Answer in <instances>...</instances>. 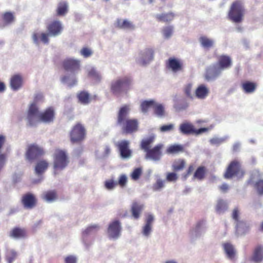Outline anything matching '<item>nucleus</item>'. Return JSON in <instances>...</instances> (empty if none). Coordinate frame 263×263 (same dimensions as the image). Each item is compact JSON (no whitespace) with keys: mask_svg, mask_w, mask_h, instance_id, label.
Returning a JSON list of instances; mask_svg holds the SVG:
<instances>
[{"mask_svg":"<svg viewBox=\"0 0 263 263\" xmlns=\"http://www.w3.org/2000/svg\"><path fill=\"white\" fill-rule=\"evenodd\" d=\"M54 110L53 107H49L44 111L39 113L37 106L34 103H32L28 110L27 118V126H33L36 125L37 121L48 123L52 122L54 118Z\"/></svg>","mask_w":263,"mask_h":263,"instance_id":"nucleus-1","label":"nucleus"},{"mask_svg":"<svg viewBox=\"0 0 263 263\" xmlns=\"http://www.w3.org/2000/svg\"><path fill=\"white\" fill-rule=\"evenodd\" d=\"M129 111V106L124 105L120 108L117 115V123L122 125V131L125 134L135 132L138 128V121L137 119L127 118Z\"/></svg>","mask_w":263,"mask_h":263,"instance_id":"nucleus-2","label":"nucleus"},{"mask_svg":"<svg viewBox=\"0 0 263 263\" xmlns=\"http://www.w3.org/2000/svg\"><path fill=\"white\" fill-rule=\"evenodd\" d=\"M132 85V79L130 77H119L111 82L110 91L114 95L119 97L122 94H126L131 89Z\"/></svg>","mask_w":263,"mask_h":263,"instance_id":"nucleus-3","label":"nucleus"},{"mask_svg":"<svg viewBox=\"0 0 263 263\" xmlns=\"http://www.w3.org/2000/svg\"><path fill=\"white\" fill-rule=\"evenodd\" d=\"M69 163V158L65 150L57 148L53 154V174L57 175L65 169Z\"/></svg>","mask_w":263,"mask_h":263,"instance_id":"nucleus-4","label":"nucleus"},{"mask_svg":"<svg viewBox=\"0 0 263 263\" xmlns=\"http://www.w3.org/2000/svg\"><path fill=\"white\" fill-rule=\"evenodd\" d=\"M245 175V171L242 168L239 161L236 160L232 161L228 165L223 174V177L226 179H230L234 177L242 179Z\"/></svg>","mask_w":263,"mask_h":263,"instance_id":"nucleus-5","label":"nucleus"},{"mask_svg":"<svg viewBox=\"0 0 263 263\" xmlns=\"http://www.w3.org/2000/svg\"><path fill=\"white\" fill-rule=\"evenodd\" d=\"M245 10L241 1L234 2L228 13L229 19L234 23H239L242 21Z\"/></svg>","mask_w":263,"mask_h":263,"instance_id":"nucleus-6","label":"nucleus"},{"mask_svg":"<svg viewBox=\"0 0 263 263\" xmlns=\"http://www.w3.org/2000/svg\"><path fill=\"white\" fill-rule=\"evenodd\" d=\"M86 129L80 123L74 125L69 133L70 140L72 144L80 143L85 138Z\"/></svg>","mask_w":263,"mask_h":263,"instance_id":"nucleus-7","label":"nucleus"},{"mask_svg":"<svg viewBox=\"0 0 263 263\" xmlns=\"http://www.w3.org/2000/svg\"><path fill=\"white\" fill-rule=\"evenodd\" d=\"M62 66L66 71L75 74L81 69V61L73 58H67L62 61Z\"/></svg>","mask_w":263,"mask_h":263,"instance_id":"nucleus-8","label":"nucleus"},{"mask_svg":"<svg viewBox=\"0 0 263 263\" xmlns=\"http://www.w3.org/2000/svg\"><path fill=\"white\" fill-rule=\"evenodd\" d=\"M44 154V151L43 148L33 144L28 146L26 153V157L28 160L31 161Z\"/></svg>","mask_w":263,"mask_h":263,"instance_id":"nucleus-9","label":"nucleus"},{"mask_svg":"<svg viewBox=\"0 0 263 263\" xmlns=\"http://www.w3.org/2000/svg\"><path fill=\"white\" fill-rule=\"evenodd\" d=\"M163 147L162 144H158L146 152L145 158L155 161H159L162 155V149Z\"/></svg>","mask_w":263,"mask_h":263,"instance_id":"nucleus-10","label":"nucleus"},{"mask_svg":"<svg viewBox=\"0 0 263 263\" xmlns=\"http://www.w3.org/2000/svg\"><path fill=\"white\" fill-rule=\"evenodd\" d=\"M21 203L25 209H32L36 205L37 200L34 194L27 193L22 196Z\"/></svg>","mask_w":263,"mask_h":263,"instance_id":"nucleus-11","label":"nucleus"},{"mask_svg":"<svg viewBox=\"0 0 263 263\" xmlns=\"http://www.w3.org/2000/svg\"><path fill=\"white\" fill-rule=\"evenodd\" d=\"M129 142L127 140H122L119 142L116 146L120 152L122 158L127 159L131 157L132 152L129 148Z\"/></svg>","mask_w":263,"mask_h":263,"instance_id":"nucleus-12","label":"nucleus"},{"mask_svg":"<svg viewBox=\"0 0 263 263\" xmlns=\"http://www.w3.org/2000/svg\"><path fill=\"white\" fill-rule=\"evenodd\" d=\"M179 130L180 132L184 135H190L193 134L198 135L206 132L208 129L206 128H201L196 130L194 128L192 124L189 123H184L180 125Z\"/></svg>","mask_w":263,"mask_h":263,"instance_id":"nucleus-13","label":"nucleus"},{"mask_svg":"<svg viewBox=\"0 0 263 263\" xmlns=\"http://www.w3.org/2000/svg\"><path fill=\"white\" fill-rule=\"evenodd\" d=\"M46 29L50 36H56L61 34L63 27L60 21H53L47 24Z\"/></svg>","mask_w":263,"mask_h":263,"instance_id":"nucleus-14","label":"nucleus"},{"mask_svg":"<svg viewBox=\"0 0 263 263\" xmlns=\"http://www.w3.org/2000/svg\"><path fill=\"white\" fill-rule=\"evenodd\" d=\"M121 227L119 220L111 222L108 228L107 233L109 238H117L120 235Z\"/></svg>","mask_w":263,"mask_h":263,"instance_id":"nucleus-15","label":"nucleus"},{"mask_svg":"<svg viewBox=\"0 0 263 263\" xmlns=\"http://www.w3.org/2000/svg\"><path fill=\"white\" fill-rule=\"evenodd\" d=\"M166 67L174 72H177L182 70V63L177 59L170 58L166 62Z\"/></svg>","mask_w":263,"mask_h":263,"instance_id":"nucleus-16","label":"nucleus"},{"mask_svg":"<svg viewBox=\"0 0 263 263\" xmlns=\"http://www.w3.org/2000/svg\"><path fill=\"white\" fill-rule=\"evenodd\" d=\"M23 84V78L20 74L12 76L10 79V85L11 88L14 91L20 89Z\"/></svg>","mask_w":263,"mask_h":263,"instance_id":"nucleus-17","label":"nucleus"},{"mask_svg":"<svg viewBox=\"0 0 263 263\" xmlns=\"http://www.w3.org/2000/svg\"><path fill=\"white\" fill-rule=\"evenodd\" d=\"M222 71L219 67L214 65L206 70L205 78L208 81L214 80L220 76Z\"/></svg>","mask_w":263,"mask_h":263,"instance_id":"nucleus-18","label":"nucleus"},{"mask_svg":"<svg viewBox=\"0 0 263 263\" xmlns=\"http://www.w3.org/2000/svg\"><path fill=\"white\" fill-rule=\"evenodd\" d=\"M154 220V216L152 214H148L146 216L145 224L142 228V233L143 235L148 236L152 230V224Z\"/></svg>","mask_w":263,"mask_h":263,"instance_id":"nucleus-19","label":"nucleus"},{"mask_svg":"<svg viewBox=\"0 0 263 263\" xmlns=\"http://www.w3.org/2000/svg\"><path fill=\"white\" fill-rule=\"evenodd\" d=\"M217 65L222 70L228 69L232 65V60L228 55H221L218 58Z\"/></svg>","mask_w":263,"mask_h":263,"instance_id":"nucleus-20","label":"nucleus"},{"mask_svg":"<svg viewBox=\"0 0 263 263\" xmlns=\"http://www.w3.org/2000/svg\"><path fill=\"white\" fill-rule=\"evenodd\" d=\"M209 93V89L204 84L199 85L195 91V96L199 99H205Z\"/></svg>","mask_w":263,"mask_h":263,"instance_id":"nucleus-21","label":"nucleus"},{"mask_svg":"<svg viewBox=\"0 0 263 263\" xmlns=\"http://www.w3.org/2000/svg\"><path fill=\"white\" fill-rule=\"evenodd\" d=\"M50 36L49 33L42 32L40 34L38 33L34 32L32 34V39L36 44H38L40 41H41L44 44H48L49 42L48 37Z\"/></svg>","mask_w":263,"mask_h":263,"instance_id":"nucleus-22","label":"nucleus"},{"mask_svg":"<svg viewBox=\"0 0 263 263\" xmlns=\"http://www.w3.org/2000/svg\"><path fill=\"white\" fill-rule=\"evenodd\" d=\"M154 54V51L152 48H146L143 51L141 54L142 64L145 65L153 60Z\"/></svg>","mask_w":263,"mask_h":263,"instance_id":"nucleus-23","label":"nucleus"},{"mask_svg":"<svg viewBox=\"0 0 263 263\" xmlns=\"http://www.w3.org/2000/svg\"><path fill=\"white\" fill-rule=\"evenodd\" d=\"M155 17L159 22L167 23L173 21L175 17V14L172 12L163 13L156 15Z\"/></svg>","mask_w":263,"mask_h":263,"instance_id":"nucleus-24","label":"nucleus"},{"mask_svg":"<svg viewBox=\"0 0 263 263\" xmlns=\"http://www.w3.org/2000/svg\"><path fill=\"white\" fill-rule=\"evenodd\" d=\"M241 86L243 91L245 93H251L256 90L257 84L255 82L246 81L242 82Z\"/></svg>","mask_w":263,"mask_h":263,"instance_id":"nucleus-25","label":"nucleus"},{"mask_svg":"<svg viewBox=\"0 0 263 263\" xmlns=\"http://www.w3.org/2000/svg\"><path fill=\"white\" fill-rule=\"evenodd\" d=\"M26 234V231L25 229L15 227L10 231L9 236L18 239L25 237Z\"/></svg>","mask_w":263,"mask_h":263,"instance_id":"nucleus-26","label":"nucleus"},{"mask_svg":"<svg viewBox=\"0 0 263 263\" xmlns=\"http://www.w3.org/2000/svg\"><path fill=\"white\" fill-rule=\"evenodd\" d=\"M116 26L120 29L133 30L134 29L135 26L133 24L127 20H122L121 19H118L116 22Z\"/></svg>","mask_w":263,"mask_h":263,"instance_id":"nucleus-27","label":"nucleus"},{"mask_svg":"<svg viewBox=\"0 0 263 263\" xmlns=\"http://www.w3.org/2000/svg\"><path fill=\"white\" fill-rule=\"evenodd\" d=\"M206 172L207 170L205 166H200L195 170L193 174V179L202 180L205 178Z\"/></svg>","mask_w":263,"mask_h":263,"instance_id":"nucleus-28","label":"nucleus"},{"mask_svg":"<svg viewBox=\"0 0 263 263\" xmlns=\"http://www.w3.org/2000/svg\"><path fill=\"white\" fill-rule=\"evenodd\" d=\"M77 98L79 102L82 104H88L91 100L89 93L85 90L81 91L77 93Z\"/></svg>","mask_w":263,"mask_h":263,"instance_id":"nucleus-29","label":"nucleus"},{"mask_svg":"<svg viewBox=\"0 0 263 263\" xmlns=\"http://www.w3.org/2000/svg\"><path fill=\"white\" fill-rule=\"evenodd\" d=\"M143 208V204H141L137 202H134L133 203L131 207V212L132 216L135 219H137L139 218Z\"/></svg>","mask_w":263,"mask_h":263,"instance_id":"nucleus-30","label":"nucleus"},{"mask_svg":"<svg viewBox=\"0 0 263 263\" xmlns=\"http://www.w3.org/2000/svg\"><path fill=\"white\" fill-rule=\"evenodd\" d=\"M252 260L255 262H260L263 260V246H258L254 249Z\"/></svg>","mask_w":263,"mask_h":263,"instance_id":"nucleus-31","label":"nucleus"},{"mask_svg":"<svg viewBox=\"0 0 263 263\" xmlns=\"http://www.w3.org/2000/svg\"><path fill=\"white\" fill-rule=\"evenodd\" d=\"M49 166L48 162L45 160L39 161L35 167V172L36 174L41 175L45 172Z\"/></svg>","mask_w":263,"mask_h":263,"instance_id":"nucleus-32","label":"nucleus"},{"mask_svg":"<svg viewBox=\"0 0 263 263\" xmlns=\"http://www.w3.org/2000/svg\"><path fill=\"white\" fill-rule=\"evenodd\" d=\"M184 148L181 144H173L170 145L166 149V152L168 154H176L184 152Z\"/></svg>","mask_w":263,"mask_h":263,"instance_id":"nucleus-33","label":"nucleus"},{"mask_svg":"<svg viewBox=\"0 0 263 263\" xmlns=\"http://www.w3.org/2000/svg\"><path fill=\"white\" fill-rule=\"evenodd\" d=\"M236 223V229L238 232L245 234L249 231L250 226L247 222L243 220H238Z\"/></svg>","mask_w":263,"mask_h":263,"instance_id":"nucleus-34","label":"nucleus"},{"mask_svg":"<svg viewBox=\"0 0 263 263\" xmlns=\"http://www.w3.org/2000/svg\"><path fill=\"white\" fill-rule=\"evenodd\" d=\"M223 247L227 257L230 259H233L235 254L233 245L230 243L227 242L223 244Z\"/></svg>","mask_w":263,"mask_h":263,"instance_id":"nucleus-35","label":"nucleus"},{"mask_svg":"<svg viewBox=\"0 0 263 263\" xmlns=\"http://www.w3.org/2000/svg\"><path fill=\"white\" fill-rule=\"evenodd\" d=\"M186 165V161L183 159L175 160L172 164V169L175 172H179L184 169Z\"/></svg>","mask_w":263,"mask_h":263,"instance_id":"nucleus-36","label":"nucleus"},{"mask_svg":"<svg viewBox=\"0 0 263 263\" xmlns=\"http://www.w3.org/2000/svg\"><path fill=\"white\" fill-rule=\"evenodd\" d=\"M155 139L154 136H150L147 139L142 140L140 144V148L144 152H146L150 148L151 145L154 142Z\"/></svg>","mask_w":263,"mask_h":263,"instance_id":"nucleus-37","label":"nucleus"},{"mask_svg":"<svg viewBox=\"0 0 263 263\" xmlns=\"http://www.w3.org/2000/svg\"><path fill=\"white\" fill-rule=\"evenodd\" d=\"M68 12V4L66 2H61L58 4L57 13L58 16L64 15Z\"/></svg>","mask_w":263,"mask_h":263,"instance_id":"nucleus-38","label":"nucleus"},{"mask_svg":"<svg viewBox=\"0 0 263 263\" xmlns=\"http://www.w3.org/2000/svg\"><path fill=\"white\" fill-rule=\"evenodd\" d=\"M43 198L48 202H52L57 199V193L54 190L48 191L44 193Z\"/></svg>","mask_w":263,"mask_h":263,"instance_id":"nucleus-39","label":"nucleus"},{"mask_svg":"<svg viewBox=\"0 0 263 263\" xmlns=\"http://www.w3.org/2000/svg\"><path fill=\"white\" fill-rule=\"evenodd\" d=\"M199 41L202 45L205 48L209 49L214 45V41L206 36H202L199 39Z\"/></svg>","mask_w":263,"mask_h":263,"instance_id":"nucleus-40","label":"nucleus"},{"mask_svg":"<svg viewBox=\"0 0 263 263\" xmlns=\"http://www.w3.org/2000/svg\"><path fill=\"white\" fill-rule=\"evenodd\" d=\"M154 111L155 115L158 117H162L165 115L164 107L161 104H157L155 102V105L153 106Z\"/></svg>","mask_w":263,"mask_h":263,"instance_id":"nucleus-41","label":"nucleus"},{"mask_svg":"<svg viewBox=\"0 0 263 263\" xmlns=\"http://www.w3.org/2000/svg\"><path fill=\"white\" fill-rule=\"evenodd\" d=\"M154 105L155 101L153 100L144 101L141 103L140 105L141 111L144 113L147 112L149 108L151 107L153 108Z\"/></svg>","mask_w":263,"mask_h":263,"instance_id":"nucleus-42","label":"nucleus"},{"mask_svg":"<svg viewBox=\"0 0 263 263\" xmlns=\"http://www.w3.org/2000/svg\"><path fill=\"white\" fill-rule=\"evenodd\" d=\"M228 208L226 203L222 199H219L216 206V211L217 213L220 214L223 213Z\"/></svg>","mask_w":263,"mask_h":263,"instance_id":"nucleus-43","label":"nucleus"},{"mask_svg":"<svg viewBox=\"0 0 263 263\" xmlns=\"http://www.w3.org/2000/svg\"><path fill=\"white\" fill-rule=\"evenodd\" d=\"M17 253L13 250L7 251L6 254V259L8 263H12L16 258Z\"/></svg>","mask_w":263,"mask_h":263,"instance_id":"nucleus-44","label":"nucleus"},{"mask_svg":"<svg viewBox=\"0 0 263 263\" xmlns=\"http://www.w3.org/2000/svg\"><path fill=\"white\" fill-rule=\"evenodd\" d=\"M183 91L186 97L189 99H193L194 95L192 93V84L189 83L185 85L183 88Z\"/></svg>","mask_w":263,"mask_h":263,"instance_id":"nucleus-45","label":"nucleus"},{"mask_svg":"<svg viewBox=\"0 0 263 263\" xmlns=\"http://www.w3.org/2000/svg\"><path fill=\"white\" fill-rule=\"evenodd\" d=\"M3 20L5 24H9L13 22L14 17L12 13L6 12L3 15Z\"/></svg>","mask_w":263,"mask_h":263,"instance_id":"nucleus-46","label":"nucleus"},{"mask_svg":"<svg viewBox=\"0 0 263 263\" xmlns=\"http://www.w3.org/2000/svg\"><path fill=\"white\" fill-rule=\"evenodd\" d=\"M254 187L258 195H263V179L258 180L254 184Z\"/></svg>","mask_w":263,"mask_h":263,"instance_id":"nucleus-47","label":"nucleus"},{"mask_svg":"<svg viewBox=\"0 0 263 263\" xmlns=\"http://www.w3.org/2000/svg\"><path fill=\"white\" fill-rule=\"evenodd\" d=\"M173 31V26H169L164 27L162 29V33L164 37L166 39H168L172 35Z\"/></svg>","mask_w":263,"mask_h":263,"instance_id":"nucleus-48","label":"nucleus"},{"mask_svg":"<svg viewBox=\"0 0 263 263\" xmlns=\"http://www.w3.org/2000/svg\"><path fill=\"white\" fill-rule=\"evenodd\" d=\"M88 76L93 78L96 81L101 80L100 75L94 69H91L89 71Z\"/></svg>","mask_w":263,"mask_h":263,"instance_id":"nucleus-49","label":"nucleus"},{"mask_svg":"<svg viewBox=\"0 0 263 263\" xmlns=\"http://www.w3.org/2000/svg\"><path fill=\"white\" fill-rule=\"evenodd\" d=\"M80 54L85 58L90 57L92 52L91 50L87 47H83L80 50Z\"/></svg>","mask_w":263,"mask_h":263,"instance_id":"nucleus-50","label":"nucleus"},{"mask_svg":"<svg viewBox=\"0 0 263 263\" xmlns=\"http://www.w3.org/2000/svg\"><path fill=\"white\" fill-rule=\"evenodd\" d=\"M142 174V170L141 168H136L134 170L131 174V177L133 180H138Z\"/></svg>","mask_w":263,"mask_h":263,"instance_id":"nucleus-51","label":"nucleus"},{"mask_svg":"<svg viewBox=\"0 0 263 263\" xmlns=\"http://www.w3.org/2000/svg\"><path fill=\"white\" fill-rule=\"evenodd\" d=\"M164 181L161 179H158L156 183L153 185V190L154 191L160 190L164 187Z\"/></svg>","mask_w":263,"mask_h":263,"instance_id":"nucleus-52","label":"nucleus"},{"mask_svg":"<svg viewBox=\"0 0 263 263\" xmlns=\"http://www.w3.org/2000/svg\"><path fill=\"white\" fill-rule=\"evenodd\" d=\"M117 185V182L113 180H108L105 182V186L107 190H112Z\"/></svg>","mask_w":263,"mask_h":263,"instance_id":"nucleus-53","label":"nucleus"},{"mask_svg":"<svg viewBox=\"0 0 263 263\" xmlns=\"http://www.w3.org/2000/svg\"><path fill=\"white\" fill-rule=\"evenodd\" d=\"M166 179L169 182L176 181L178 179V176L174 172L168 173L166 175Z\"/></svg>","mask_w":263,"mask_h":263,"instance_id":"nucleus-54","label":"nucleus"},{"mask_svg":"<svg viewBox=\"0 0 263 263\" xmlns=\"http://www.w3.org/2000/svg\"><path fill=\"white\" fill-rule=\"evenodd\" d=\"M194 170H195L194 165L190 164L189 166L186 173H184V174H183V175H182V177L183 178V179H186L188 178V177L193 173V172L194 171Z\"/></svg>","mask_w":263,"mask_h":263,"instance_id":"nucleus-55","label":"nucleus"},{"mask_svg":"<svg viewBox=\"0 0 263 263\" xmlns=\"http://www.w3.org/2000/svg\"><path fill=\"white\" fill-rule=\"evenodd\" d=\"M127 181V178L126 175H121L119 177L118 182H117V184H119L121 187H123L126 185Z\"/></svg>","mask_w":263,"mask_h":263,"instance_id":"nucleus-56","label":"nucleus"},{"mask_svg":"<svg viewBox=\"0 0 263 263\" xmlns=\"http://www.w3.org/2000/svg\"><path fill=\"white\" fill-rule=\"evenodd\" d=\"M174 129V125L170 124L167 125H163L160 127L161 132H166L172 130Z\"/></svg>","mask_w":263,"mask_h":263,"instance_id":"nucleus-57","label":"nucleus"},{"mask_svg":"<svg viewBox=\"0 0 263 263\" xmlns=\"http://www.w3.org/2000/svg\"><path fill=\"white\" fill-rule=\"evenodd\" d=\"M239 214L240 212L238 208L237 207L234 208L232 213V217L236 222H237L238 220H240L239 219Z\"/></svg>","mask_w":263,"mask_h":263,"instance_id":"nucleus-58","label":"nucleus"},{"mask_svg":"<svg viewBox=\"0 0 263 263\" xmlns=\"http://www.w3.org/2000/svg\"><path fill=\"white\" fill-rule=\"evenodd\" d=\"M99 226L98 225L95 224L88 227L83 232L84 234L87 235L89 234L90 232L93 231V230H96L98 229Z\"/></svg>","mask_w":263,"mask_h":263,"instance_id":"nucleus-59","label":"nucleus"},{"mask_svg":"<svg viewBox=\"0 0 263 263\" xmlns=\"http://www.w3.org/2000/svg\"><path fill=\"white\" fill-rule=\"evenodd\" d=\"M65 263H76V258L73 256H68L65 259Z\"/></svg>","mask_w":263,"mask_h":263,"instance_id":"nucleus-60","label":"nucleus"},{"mask_svg":"<svg viewBox=\"0 0 263 263\" xmlns=\"http://www.w3.org/2000/svg\"><path fill=\"white\" fill-rule=\"evenodd\" d=\"M219 189L222 192L226 193L228 191L229 186L227 183H223L221 185L219 186Z\"/></svg>","mask_w":263,"mask_h":263,"instance_id":"nucleus-61","label":"nucleus"},{"mask_svg":"<svg viewBox=\"0 0 263 263\" xmlns=\"http://www.w3.org/2000/svg\"><path fill=\"white\" fill-rule=\"evenodd\" d=\"M42 99H43V95L42 94L36 95L34 97V103L35 104V103L36 102H37L38 101H39L40 100H42Z\"/></svg>","mask_w":263,"mask_h":263,"instance_id":"nucleus-62","label":"nucleus"},{"mask_svg":"<svg viewBox=\"0 0 263 263\" xmlns=\"http://www.w3.org/2000/svg\"><path fill=\"white\" fill-rule=\"evenodd\" d=\"M6 89V86L3 82H0V92L4 91Z\"/></svg>","mask_w":263,"mask_h":263,"instance_id":"nucleus-63","label":"nucleus"},{"mask_svg":"<svg viewBox=\"0 0 263 263\" xmlns=\"http://www.w3.org/2000/svg\"><path fill=\"white\" fill-rule=\"evenodd\" d=\"M203 224H204V221L203 220H200V221H198L197 223V224H196V229H199L200 228V227L201 226H202Z\"/></svg>","mask_w":263,"mask_h":263,"instance_id":"nucleus-64","label":"nucleus"}]
</instances>
